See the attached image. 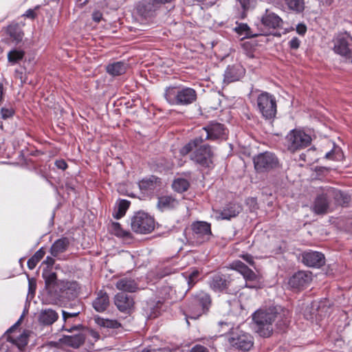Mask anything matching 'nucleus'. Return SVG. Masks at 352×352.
I'll return each mask as SVG.
<instances>
[{
	"label": "nucleus",
	"mask_w": 352,
	"mask_h": 352,
	"mask_svg": "<svg viewBox=\"0 0 352 352\" xmlns=\"http://www.w3.org/2000/svg\"><path fill=\"white\" fill-rule=\"evenodd\" d=\"M288 310L281 307H272L267 309H258L252 315L253 328L260 336L267 338L273 331V322L276 319H281L283 324L286 326L288 322Z\"/></svg>",
	"instance_id": "obj_1"
},
{
	"label": "nucleus",
	"mask_w": 352,
	"mask_h": 352,
	"mask_svg": "<svg viewBox=\"0 0 352 352\" xmlns=\"http://www.w3.org/2000/svg\"><path fill=\"white\" fill-rule=\"evenodd\" d=\"M228 131L223 124L210 122L199 131V135L180 149V153L186 155L199 144L206 140L219 141L227 138Z\"/></svg>",
	"instance_id": "obj_2"
},
{
	"label": "nucleus",
	"mask_w": 352,
	"mask_h": 352,
	"mask_svg": "<svg viewBox=\"0 0 352 352\" xmlns=\"http://www.w3.org/2000/svg\"><path fill=\"white\" fill-rule=\"evenodd\" d=\"M164 96L170 105L187 106L197 100L196 91L188 87L170 86L165 89Z\"/></svg>",
	"instance_id": "obj_3"
},
{
	"label": "nucleus",
	"mask_w": 352,
	"mask_h": 352,
	"mask_svg": "<svg viewBox=\"0 0 352 352\" xmlns=\"http://www.w3.org/2000/svg\"><path fill=\"white\" fill-rule=\"evenodd\" d=\"M210 288L214 292L236 295L243 286L237 285L236 280L230 274L216 273L210 276Z\"/></svg>",
	"instance_id": "obj_4"
},
{
	"label": "nucleus",
	"mask_w": 352,
	"mask_h": 352,
	"mask_svg": "<svg viewBox=\"0 0 352 352\" xmlns=\"http://www.w3.org/2000/svg\"><path fill=\"white\" fill-rule=\"evenodd\" d=\"M155 226L153 217L144 211L135 212L131 217V230L137 234H149L154 230Z\"/></svg>",
	"instance_id": "obj_5"
},
{
	"label": "nucleus",
	"mask_w": 352,
	"mask_h": 352,
	"mask_svg": "<svg viewBox=\"0 0 352 352\" xmlns=\"http://www.w3.org/2000/svg\"><path fill=\"white\" fill-rule=\"evenodd\" d=\"M257 107L263 118L273 120L276 114V100L274 95L263 91L257 97Z\"/></svg>",
	"instance_id": "obj_6"
},
{
	"label": "nucleus",
	"mask_w": 352,
	"mask_h": 352,
	"mask_svg": "<svg viewBox=\"0 0 352 352\" xmlns=\"http://www.w3.org/2000/svg\"><path fill=\"white\" fill-rule=\"evenodd\" d=\"M310 135L303 131L293 129L286 136L287 149L291 152H295L302 149L311 144Z\"/></svg>",
	"instance_id": "obj_7"
},
{
	"label": "nucleus",
	"mask_w": 352,
	"mask_h": 352,
	"mask_svg": "<svg viewBox=\"0 0 352 352\" xmlns=\"http://www.w3.org/2000/svg\"><path fill=\"white\" fill-rule=\"evenodd\" d=\"M230 268L240 273L245 280L244 287L251 289L260 287L258 276L241 261H234L230 264Z\"/></svg>",
	"instance_id": "obj_8"
},
{
	"label": "nucleus",
	"mask_w": 352,
	"mask_h": 352,
	"mask_svg": "<svg viewBox=\"0 0 352 352\" xmlns=\"http://www.w3.org/2000/svg\"><path fill=\"white\" fill-rule=\"evenodd\" d=\"M195 150L190 154V159L195 163L203 167H209L212 163L213 152L208 144H199L194 147L188 153Z\"/></svg>",
	"instance_id": "obj_9"
},
{
	"label": "nucleus",
	"mask_w": 352,
	"mask_h": 352,
	"mask_svg": "<svg viewBox=\"0 0 352 352\" xmlns=\"http://www.w3.org/2000/svg\"><path fill=\"white\" fill-rule=\"evenodd\" d=\"M228 342L232 347L242 351H249L254 344L252 336L242 331L232 333Z\"/></svg>",
	"instance_id": "obj_10"
},
{
	"label": "nucleus",
	"mask_w": 352,
	"mask_h": 352,
	"mask_svg": "<svg viewBox=\"0 0 352 352\" xmlns=\"http://www.w3.org/2000/svg\"><path fill=\"white\" fill-rule=\"evenodd\" d=\"M254 168L257 172L269 171L278 166V159L270 152H265L255 156L253 159Z\"/></svg>",
	"instance_id": "obj_11"
},
{
	"label": "nucleus",
	"mask_w": 352,
	"mask_h": 352,
	"mask_svg": "<svg viewBox=\"0 0 352 352\" xmlns=\"http://www.w3.org/2000/svg\"><path fill=\"white\" fill-rule=\"evenodd\" d=\"M192 236L199 243L208 241L212 236L211 225L206 221H197L191 224Z\"/></svg>",
	"instance_id": "obj_12"
},
{
	"label": "nucleus",
	"mask_w": 352,
	"mask_h": 352,
	"mask_svg": "<svg viewBox=\"0 0 352 352\" xmlns=\"http://www.w3.org/2000/svg\"><path fill=\"white\" fill-rule=\"evenodd\" d=\"M80 289L78 283L76 281L60 280L58 289L57 294L54 298H67L68 299L75 298Z\"/></svg>",
	"instance_id": "obj_13"
},
{
	"label": "nucleus",
	"mask_w": 352,
	"mask_h": 352,
	"mask_svg": "<svg viewBox=\"0 0 352 352\" xmlns=\"http://www.w3.org/2000/svg\"><path fill=\"white\" fill-rule=\"evenodd\" d=\"M351 40V36L347 32L340 33L334 38V52L344 57H350L351 50L349 41Z\"/></svg>",
	"instance_id": "obj_14"
},
{
	"label": "nucleus",
	"mask_w": 352,
	"mask_h": 352,
	"mask_svg": "<svg viewBox=\"0 0 352 352\" xmlns=\"http://www.w3.org/2000/svg\"><path fill=\"white\" fill-rule=\"evenodd\" d=\"M328 301L324 299L320 302H313L310 307H307L304 311V317L307 320H312L314 318H317L318 316L322 317L323 313L327 312L329 309L327 307Z\"/></svg>",
	"instance_id": "obj_15"
},
{
	"label": "nucleus",
	"mask_w": 352,
	"mask_h": 352,
	"mask_svg": "<svg viewBox=\"0 0 352 352\" xmlns=\"http://www.w3.org/2000/svg\"><path fill=\"white\" fill-rule=\"evenodd\" d=\"M42 277L45 280V288L47 294L54 298L55 295L57 294L60 281L57 280L56 273L51 271H43Z\"/></svg>",
	"instance_id": "obj_16"
},
{
	"label": "nucleus",
	"mask_w": 352,
	"mask_h": 352,
	"mask_svg": "<svg viewBox=\"0 0 352 352\" xmlns=\"http://www.w3.org/2000/svg\"><path fill=\"white\" fill-rule=\"evenodd\" d=\"M311 281V274L308 272L299 271L295 273L289 280V285L296 289L306 287Z\"/></svg>",
	"instance_id": "obj_17"
},
{
	"label": "nucleus",
	"mask_w": 352,
	"mask_h": 352,
	"mask_svg": "<svg viewBox=\"0 0 352 352\" xmlns=\"http://www.w3.org/2000/svg\"><path fill=\"white\" fill-rule=\"evenodd\" d=\"M302 257V263L309 267H320L325 263L324 254L316 251L305 252Z\"/></svg>",
	"instance_id": "obj_18"
},
{
	"label": "nucleus",
	"mask_w": 352,
	"mask_h": 352,
	"mask_svg": "<svg viewBox=\"0 0 352 352\" xmlns=\"http://www.w3.org/2000/svg\"><path fill=\"white\" fill-rule=\"evenodd\" d=\"M331 191L319 195L316 197L311 206L312 211L316 214H324L329 212V196Z\"/></svg>",
	"instance_id": "obj_19"
},
{
	"label": "nucleus",
	"mask_w": 352,
	"mask_h": 352,
	"mask_svg": "<svg viewBox=\"0 0 352 352\" xmlns=\"http://www.w3.org/2000/svg\"><path fill=\"white\" fill-rule=\"evenodd\" d=\"M245 72V69L240 64L228 65L224 72V82L230 83L239 80Z\"/></svg>",
	"instance_id": "obj_20"
},
{
	"label": "nucleus",
	"mask_w": 352,
	"mask_h": 352,
	"mask_svg": "<svg viewBox=\"0 0 352 352\" xmlns=\"http://www.w3.org/2000/svg\"><path fill=\"white\" fill-rule=\"evenodd\" d=\"M261 23L268 29L275 30L280 28L283 21L278 14L267 9L261 17Z\"/></svg>",
	"instance_id": "obj_21"
},
{
	"label": "nucleus",
	"mask_w": 352,
	"mask_h": 352,
	"mask_svg": "<svg viewBox=\"0 0 352 352\" xmlns=\"http://www.w3.org/2000/svg\"><path fill=\"white\" fill-rule=\"evenodd\" d=\"M114 303L120 311L127 312L133 307V300L128 294L121 292L115 296Z\"/></svg>",
	"instance_id": "obj_22"
},
{
	"label": "nucleus",
	"mask_w": 352,
	"mask_h": 352,
	"mask_svg": "<svg viewBox=\"0 0 352 352\" xmlns=\"http://www.w3.org/2000/svg\"><path fill=\"white\" fill-rule=\"evenodd\" d=\"M179 204V201L172 195H163L158 197L157 207L161 212H164L175 209Z\"/></svg>",
	"instance_id": "obj_23"
},
{
	"label": "nucleus",
	"mask_w": 352,
	"mask_h": 352,
	"mask_svg": "<svg viewBox=\"0 0 352 352\" xmlns=\"http://www.w3.org/2000/svg\"><path fill=\"white\" fill-rule=\"evenodd\" d=\"M96 296V298L92 302V306L96 311L103 312L109 305V296L104 290L98 291Z\"/></svg>",
	"instance_id": "obj_24"
},
{
	"label": "nucleus",
	"mask_w": 352,
	"mask_h": 352,
	"mask_svg": "<svg viewBox=\"0 0 352 352\" xmlns=\"http://www.w3.org/2000/svg\"><path fill=\"white\" fill-rule=\"evenodd\" d=\"M205 312L206 311L203 309V307H201L199 304H197L196 305H194V300L192 298L187 304L184 313L188 324H189V322L188 320V318L194 320L197 319Z\"/></svg>",
	"instance_id": "obj_25"
},
{
	"label": "nucleus",
	"mask_w": 352,
	"mask_h": 352,
	"mask_svg": "<svg viewBox=\"0 0 352 352\" xmlns=\"http://www.w3.org/2000/svg\"><path fill=\"white\" fill-rule=\"evenodd\" d=\"M58 318V313L52 309H45L41 311L38 315V322L44 326H50Z\"/></svg>",
	"instance_id": "obj_26"
},
{
	"label": "nucleus",
	"mask_w": 352,
	"mask_h": 352,
	"mask_svg": "<svg viewBox=\"0 0 352 352\" xmlns=\"http://www.w3.org/2000/svg\"><path fill=\"white\" fill-rule=\"evenodd\" d=\"M129 68V64L126 61H117L109 63L107 66V72L113 76L124 74Z\"/></svg>",
	"instance_id": "obj_27"
},
{
	"label": "nucleus",
	"mask_w": 352,
	"mask_h": 352,
	"mask_svg": "<svg viewBox=\"0 0 352 352\" xmlns=\"http://www.w3.org/2000/svg\"><path fill=\"white\" fill-rule=\"evenodd\" d=\"M241 210V206L236 203H230L226 205L220 212V217L222 219L230 220L236 217Z\"/></svg>",
	"instance_id": "obj_28"
},
{
	"label": "nucleus",
	"mask_w": 352,
	"mask_h": 352,
	"mask_svg": "<svg viewBox=\"0 0 352 352\" xmlns=\"http://www.w3.org/2000/svg\"><path fill=\"white\" fill-rule=\"evenodd\" d=\"M69 245V239L67 237H63L54 242L50 248L51 254L56 257L60 254L65 252Z\"/></svg>",
	"instance_id": "obj_29"
},
{
	"label": "nucleus",
	"mask_w": 352,
	"mask_h": 352,
	"mask_svg": "<svg viewBox=\"0 0 352 352\" xmlns=\"http://www.w3.org/2000/svg\"><path fill=\"white\" fill-rule=\"evenodd\" d=\"M116 287L118 289L121 291L135 292L138 289V284L134 279L124 277L118 280Z\"/></svg>",
	"instance_id": "obj_30"
},
{
	"label": "nucleus",
	"mask_w": 352,
	"mask_h": 352,
	"mask_svg": "<svg viewBox=\"0 0 352 352\" xmlns=\"http://www.w3.org/2000/svg\"><path fill=\"white\" fill-rule=\"evenodd\" d=\"M157 182L158 178L152 175L149 177L142 179L139 182L138 186L143 193H148L155 189Z\"/></svg>",
	"instance_id": "obj_31"
},
{
	"label": "nucleus",
	"mask_w": 352,
	"mask_h": 352,
	"mask_svg": "<svg viewBox=\"0 0 352 352\" xmlns=\"http://www.w3.org/2000/svg\"><path fill=\"white\" fill-rule=\"evenodd\" d=\"M192 299L194 300V305L199 304L205 311L209 309L212 300L208 293L201 291L193 296Z\"/></svg>",
	"instance_id": "obj_32"
},
{
	"label": "nucleus",
	"mask_w": 352,
	"mask_h": 352,
	"mask_svg": "<svg viewBox=\"0 0 352 352\" xmlns=\"http://www.w3.org/2000/svg\"><path fill=\"white\" fill-rule=\"evenodd\" d=\"M130 204L131 202L126 199H119L116 202L113 209V218L120 219L123 217L129 208Z\"/></svg>",
	"instance_id": "obj_33"
},
{
	"label": "nucleus",
	"mask_w": 352,
	"mask_h": 352,
	"mask_svg": "<svg viewBox=\"0 0 352 352\" xmlns=\"http://www.w3.org/2000/svg\"><path fill=\"white\" fill-rule=\"evenodd\" d=\"M63 342L73 348H78L85 342V337L82 333H77L73 336H65Z\"/></svg>",
	"instance_id": "obj_34"
},
{
	"label": "nucleus",
	"mask_w": 352,
	"mask_h": 352,
	"mask_svg": "<svg viewBox=\"0 0 352 352\" xmlns=\"http://www.w3.org/2000/svg\"><path fill=\"white\" fill-rule=\"evenodd\" d=\"M285 3L289 11L295 14H301L305 8L304 0H285Z\"/></svg>",
	"instance_id": "obj_35"
},
{
	"label": "nucleus",
	"mask_w": 352,
	"mask_h": 352,
	"mask_svg": "<svg viewBox=\"0 0 352 352\" xmlns=\"http://www.w3.org/2000/svg\"><path fill=\"white\" fill-rule=\"evenodd\" d=\"M110 230L117 237L125 239L131 238V233L122 229L120 223L118 222H112L110 225Z\"/></svg>",
	"instance_id": "obj_36"
},
{
	"label": "nucleus",
	"mask_w": 352,
	"mask_h": 352,
	"mask_svg": "<svg viewBox=\"0 0 352 352\" xmlns=\"http://www.w3.org/2000/svg\"><path fill=\"white\" fill-rule=\"evenodd\" d=\"M10 339L13 342V344L16 346V348H14L15 352L23 351L28 342V336L25 333L20 334L16 338H13L12 336H10Z\"/></svg>",
	"instance_id": "obj_37"
},
{
	"label": "nucleus",
	"mask_w": 352,
	"mask_h": 352,
	"mask_svg": "<svg viewBox=\"0 0 352 352\" xmlns=\"http://www.w3.org/2000/svg\"><path fill=\"white\" fill-rule=\"evenodd\" d=\"M25 56V52L20 49H12L8 53V62L14 65L21 60Z\"/></svg>",
	"instance_id": "obj_38"
},
{
	"label": "nucleus",
	"mask_w": 352,
	"mask_h": 352,
	"mask_svg": "<svg viewBox=\"0 0 352 352\" xmlns=\"http://www.w3.org/2000/svg\"><path fill=\"white\" fill-rule=\"evenodd\" d=\"M7 31L10 36L15 41L16 44H18L22 41L23 33L17 25L8 26Z\"/></svg>",
	"instance_id": "obj_39"
},
{
	"label": "nucleus",
	"mask_w": 352,
	"mask_h": 352,
	"mask_svg": "<svg viewBox=\"0 0 352 352\" xmlns=\"http://www.w3.org/2000/svg\"><path fill=\"white\" fill-rule=\"evenodd\" d=\"M189 186V182L184 178L175 179L172 184L173 190L179 193H182L186 191Z\"/></svg>",
	"instance_id": "obj_40"
},
{
	"label": "nucleus",
	"mask_w": 352,
	"mask_h": 352,
	"mask_svg": "<svg viewBox=\"0 0 352 352\" xmlns=\"http://www.w3.org/2000/svg\"><path fill=\"white\" fill-rule=\"evenodd\" d=\"M45 252L43 248L37 250L34 254L28 259L27 265L30 270H33L36 266L37 263L43 258Z\"/></svg>",
	"instance_id": "obj_41"
},
{
	"label": "nucleus",
	"mask_w": 352,
	"mask_h": 352,
	"mask_svg": "<svg viewBox=\"0 0 352 352\" xmlns=\"http://www.w3.org/2000/svg\"><path fill=\"white\" fill-rule=\"evenodd\" d=\"M162 3H156L152 0L150 2H148L146 3L142 4V7L140 8V11L143 9L142 14H144L145 16H151L153 14L155 11L159 8L160 5Z\"/></svg>",
	"instance_id": "obj_42"
},
{
	"label": "nucleus",
	"mask_w": 352,
	"mask_h": 352,
	"mask_svg": "<svg viewBox=\"0 0 352 352\" xmlns=\"http://www.w3.org/2000/svg\"><path fill=\"white\" fill-rule=\"evenodd\" d=\"M10 338V336H7V338L2 337L0 339V352H15L14 348L16 346Z\"/></svg>",
	"instance_id": "obj_43"
},
{
	"label": "nucleus",
	"mask_w": 352,
	"mask_h": 352,
	"mask_svg": "<svg viewBox=\"0 0 352 352\" xmlns=\"http://www.w3.org/2000/svg\"><path fill=\"white\" fill-rule=\"evenodd\" d=\"M234 30L240 36H243V37L251 36L250 28L246 23H236V26Z\"/></svg>",
	"instance_id": "obj_44"
},
{
	"label": "nucleus",
	"mask_w": 352,
	"mask_h": 352,
	"mask_svg": "<svg viewBox=\"0 0 352 352\" xmlns=\"http://www.w3.org/2000/svg\"><path fill=\"white\" fill-rule=\"evenodd\" d=\"M1 117L3 120L12 118L15 113L14 109L12 107H3L1 109Z\"/></svg>",
	"instance_id": "obj_45"
},
{
	"label": "nucleus",
	"mask_w": 352,
	"mask_h": 352,
	"mask_svg": "<svg viewBox=\"0 0 352 352\" xmlns=\"http://www.w3.org/2000/svg\"><path fill=\"white\" fill-rule=\"evenodd\" d=\"M199 273L197 270H193L187 278V283L190 287H192L198 280Z\"/></svg>",
	"instance_id": "obj_46"
},
{
	"label": "nucleus",
	"mask_w": 352,
	"mask_h": 352,
	"mask_svg": "<svg viewBox=\"0 0 352 352\" xmlns=\"http://www.w3.org/2000/svg\"><path fill=\"white\" fill-rule=\"evenodd\" d=\"M22 318V316L21 317ZM20 318L16 323H14L12 327H10L4 333L3 337L4 338H7V336H11L10 334L13 333L17 328L21 321Z\"/></svg>",
	"instance_id": "obj_47"
},
{
	"label": "nucleus",
	"mask_w": 352,
	"mask_h": 352,
	"mask_svg": "<svg viewBox=\"0 0 352 352\" xmlns=\"http://www.w3.org/2000/svg\"><path fill=\"white\" fill-rule=\"evenodd\" d=\"M300 44V41L297 37H293L289 42V46L292 50H297Z\"/></svg>",
	"instance_id": "obj_48"
},
{
	"label": "nucleus",
	"mask_w": 352,
	"mask_h": 352,
	"mask_svg": "<svg viewBox=\"0 0 352 352\" xmlns=\"http://www.w3.org/2000/svg\"><path fill=\"white\" fill-rule=\"evenodd\" d=\"M79 314V311L76 312H68L65 310H62V315L64 321H66L67 319L70 318L76 317Z\"/></svg>",
	"instance_id": "obj_49"
},
{
	"label": "nucleus",
	"mask_w": 352,
	"mask_h": 352,
	"mask_svg": "<svg viewBox=\"0 0 352 352\" xmlns=\"http://www.w3.org/2000/svg\"><path fill=\"white\" fill-rule=\"evenodd\" d=\"M55 166L62 170H65L67 168V164L64 160H58L55 162Z\"/></svg>",
	"instance_id": "obj_50"
},
{
	"label": "nucleus",
	"mask_w": 352,
	"mask_h": 352,
	"mask_svg": "<svg viewBox=\"0 0 352 352\" xmlns=\"http://www.w3.org/2000/svg\"><path fill=\"white\" fill-rule=\"evenodd\" d=\"M175 269L170 267H165L164 269L160 274H159L160 278H162L164 276H168L175 272Z\"/></svg>",
	"instance_id": "obj_51"
},
{
	"label": "nucleus",
	"mask_w": 352,
	"mask_h": 352,
	"mask_svg": "<svg viewBox=\"0 0 352 352\" xmlns=\"http://www.w3.org/2000/svg\"><path fill=\"white\" fill-rule=\"evenodd\" d=\"M296 32L298 34L304 36L307 32V27L304 23H298L296 25Z\"/></svg>",
	"instance_id": "obj_52"
},
{
	"label": "nucleus",
	"mask_w": 352,
	"mask_h": 352,
	"mask_svg": "<svg viewBox=\"0 0 352 352\" xmlns=\"http://www.w3.org/2000/svg\"><path fill=\"white\" fill-rule=\"evenodd\" d=\"M190 352H209V351L206 346L197 344L191 349Z\"/></svg>",
	"instance_id": "obj_53"
},
{
	"label": "nucleus",
	"mask_w": 352,
	"mask_h": 352,
	"mask_svg": "<svg viewBox=\"0 0 352 352\" xmlns=\"http://www.w3.org/2000/svg\"><path fill=\"white\" fill-rule=\"evenodd\" d=\"M28 287H29V294H34L36 290V281L33 278L28 279Z\"/></svg>",
	"instance_id": "obj_54"
},
{
	"label": "nucleus",
	"mask_w": 352,
	"mask_h": 352,
	"mask_svg": "<svg viewBox=\"0 0 352 352\" xmlns=\"http://www.w3.org/2000/svg\"><path fill=\"white\" fill-rule=\"evenodd\" d=\"M103 325L109 328H117L119 326V323L116 320H107L103 322Z\"/></svg>",
	"instance_id": "obj_55"
},
{
	"label": "nucleus",
	"mask_w": 352,
	"mask_h": 352,
	"mask_svg": "<svg viewBox=\"0 0 352 352\" xmlns=\"http://www.w3.org/2000/svg\"><path fill=\"white\" fill-rule=\"evenodd\" d=\"M241 257L250 265H252V266L254 265V258L251 254H242L241 256Z\"/></svg>",
	"instance_id": "obj_56"
},
{
	"label": "nucleus",
	"mask_w": 352,
	"mask_h": 352,
	"mask_svg": "<svg viewBox=\"0 0 352 352\" xmlns=\"http://www.w3.org/2000/svg\"><path fill=\"white\" fill-rule=\"evenodd\" d=\"M102 18V14L100 11H94L92 14V19L96 22L99 23Z\"/></svg>",
	"instance_id": "obj_57"
},
{
	"label": "nucleus",
	"mask_w": 352,
	"mask_h": 352,
	"mask_svg": "<svg viewBox=\"0 0 352 352\" xmlns=\"http://www.w3.org/2000/svg\"><path fill=\"white\" fill-rule=\"evenodd\" d=\"M336 152V150L332 149L330 151L327 152L325 154V158L329 159V160H336V157L335 156V153Z\"/></svg>",
	"instance_id": "obj_58"
},
{
	"label": "nucleus",
	"mask_w": 352,
	"mask_h": 352,
	"mask_svg": "<svg viewBox=\"0 0 352 352\" xmlns=\"http://www.w3.org/2000/svg\"><path fill=\"white\" fill-rule=\"evenodd\" d=\"M243 10H246L250 7V0H239Z\"/></svg>",
	"instance_id": "obj_59"
},
{
	"label": "nucleus",
	"mask_w": 352,
	"mask_h": 352,
	"mask_svg": "<svg viewBox=\"0 0 352 352\" xmlns=\"http://www.w3.org/2000/svg\"><path fill=\"white\" fill-rule=\"evenodd\" d=\"M55 263V260L51 256H47L45 260L43 261V263L46 264L47 266L51 267Z\"/></svg>",
	"instance_id": "obj_60"
},
{
	"label": "nucleus",
	"mask_w": 352,
	"mask_h": 352,
	"mask_svg": "<svg viewBox=\"0 0 352 352\" xmlns=\"http://www.w3.org/2000/svg\"><path fill=\"white\" fill-rule=\"evenodd\" d=\"M28 18L34 19L36 16L35 12L33 10L29 9L25 12V14H24Z\"/></svg>",
	"instance_id": "obj_61"
},
{
	"label": "nucleus",
	"mask_w": 352,
	"mask_h": 352,
	"mask_svg": "<svg viewBox=\"0 0 352 352\" xmlns=\"http://www.w3.org/2000/svg\"><path fill=\"white\" fill-rule=\"evenodd\" d=\"M3 86L1 82H0V105L1 104L3 100Z\"/></svg>",
	"instance_id": "obj_62"
},
{
	"label": "nucleus",
	"mask_w": 352,
	"mask_h": 352,
	"mask_svg": "<svg viewBox=\"0 0 352 352\" xmlns=\"http://www.w3.org/2000/svg\"><path fill=\"white\" fill-rule=\"evenodd\" d=\"M219 325L221 327L226 326L227 327V330H230L231 329V324L226 322L219 321Z\"/></svg>",
	"instance_id": "obj_63"
},
{
	"label": "nucleus",
	"mask_w": 352,
	"mask_h": 352,
	"mask_svg": "<svg viewBox=\"0 0 352 352\" xmlns=\"http://www.w3.org/2000/svg\"><path fill=\"white\" fill-rule=\"evenodd\" d=\"M63 328L64 329L65 331H67L68 332H72L73 330L77 329L78 327L76 326H74L69 329L64 328V327Z\"/></svg>",
	"instance_id": "obj_64"
}]
</instances>
